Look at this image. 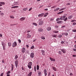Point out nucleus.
Listing matches in <instances>:
<instances>
[{
	"instance_id": "nucleus-1",
	"label": "nucleus",
	"mask_w": 76,
	"mask_h": 76,
	"mask_svg": "<svg viewBox=\"0 0 76 76\" xmlns=\"http://www.w3.org/2000/svg\"><path fill=\"white\" fill-rule=\"evenodd\" d=\"M1 44L3 47V50H6V44L4 42H1Z\"/></svg>"
},
{
	"instance_id": "nucleus-2",
	"label": "nucleus",
	"mask_w": 76,
	"mask_h": 76,
	"mask_svg": "<svg viewBox=\"0 0 76 76\" xmlns=\"http://www.w3.org/2000/svg\"><path fill=\"white\" fill-rule=\"evenodd\" d=\"M41 20V19H39V25H40V26H41V25H42L43 24H44V22H43V21L42 20Z\"/></svg>"
},
{
	"instance_id": "nucleus-3",
	"label": "nucleus",
	"mask_w": 76,
	"mask_h": 76,
	"mask_svg": "<svg viewBox=\"0 0 76 76\" xmlns=\"http://www.w3.org/2000/svg\"><path fill=\"white\" fill-rule=\"evenodd\" d=\"M30 57L32 58H34V53H31L30 54Z\"/></svg>"
},
{
	"instance_id": "nucleus-4",
	"label": "nucleus",
	"mask_w": 76,
	"mask_h": 76,
	"mask_svg": "<svg viewBox=\"0 0 76 76\" xmlns=\"http://www.w3.org/2000/svg\"><path fill=\"white\" fill-rule=\"evenodd\" d=\"M17 45V43L16 42H13L12 44V46L13 47H16Z\"/></svg>"
},
{
	"instance_id": "nucleus-5",
	"label": "nucleus",
	"mask_w": 76,
	"mask_h": 76,
	"mask_svg": "<svg viewBox=\"0 0 76 76\" xmlns=\"http://www.w3.org/2000/svg\"><path fill=\"white\" fill-rule=\"evenodd\" d=\"M15 65L16 68L18 67V61L16 60L15 61Z\"/></svg>"
},
{
	"instance_id": "nucleus-6",
	"label": "nucleus",
	"mask_w": 76,
	"mask_h": 76,
	"mask_svg": "<svg viewBox=\"0 0 76 76\" xmlns=\"http://www.w3.org/2000/svg\"><path fill=\"white\" fill-rule=\"evenodd\" d=\"M25 19V17H22L20 19V21H21V22L23 21Z\"/></svg>"
},
{
	"instance_id": "nucleus-7",
	"label": "nucleus",
	"mask_w": 76,
	"mask_h": 76,
	"mask_svg": "<svg viewBox=\"0 0 76 76\" xmlns=\"http://www.w3.org/2000/svg\"><path fill=\"white\" fill-rule=\"evenodd\" d=\"M26 51V49L25 48H23L21 50V51L22 53H24Z\"/></svg>"
},
{
	"instance_id": "nucleus-8",
	"label": "nucleus",
	"mask_w": 76,
	"mask_h": 76,
	"mask_svg": "<svg viewBox=\"0 0 76 76\" xmlns=\"http://www.w3.org/2000/svg\"><path fill=\"white\" fill-rule=\"evenodd\" d=\"M49 58L51 61H56V60L55 59L52 58L50 57Z\"/></svg>"
},
{
	"instance_id": "nucleus-9",
	"label": "nucleus",
	"mask_w": 76,
	"mask_h": 76,
	"mask_svg": "<svg viewBox=\"0 0 76 76\" xmlns=\"http://www.w3.org/2000/svg\"><path fill=\"white\" fill-rule=\"evenodd\" d=\"M61 51L63 53H65L66 52V50L64 49H61Z\"/></svg>"
},
{
	"instance_id": "nucleus-10",
	"label": "nucleus",
	"mask_w": 76,
	"mask_h": 76,
	"mask_svg": "<svg viewBox=\"0 0 76 76\" xmlns=\"http://www.w3.org/2000/svg\"><path fill=\"white\" fill-rule=\"evenodd\" d=\"M44 13H42V14H41L39 15H38V17H42V16H44Z\"/></svg>"
},
{
	"instance_id": "nucleus-11",
	"label": "nucleus",
	"mask_w": 76,
	"mask_h": 76,
	"mask_svg": "<svg viewBox=\"0 0 76 76\" xmlns=\"http://www.w3.org/2000/svg\"><path fill=\"white\" fill-rule=\"evenodd\" d=\"M65 17H66L65 16H64L63 17H61L60 18V20H64V19H65Z\"/></svg>"
},
{
	"instance_id": "nucleus-12",
	"label": "nucleus",
	"mask_w": 76,
	"mask_h": 76,
	"mask_svg": "<svg viewBox=\"0 0 76 76\" xmlns=\"http://www.w3.org/2000/svg\"><path fill=\"white\" fill-rule=\"evenodd\" d=\"M44 73L45 74V76H47V70L46 69L44 70Z\"/></svg>"
},
{
	"instance_id": "nucleus-13",
	"label": "nucleus",
	"mask_w": 76,
	"mask_h": 76,
	"mask_svg": "<svg viewBox=\"0 0 76 76\" xmlns=\"http://www.w3.org/2000/svg\"><path fill=\"white\" fill-rule=\"evenodd\" d=\"M47 29L48 31H51V28L50 27H49L47 28Z\"/></svg>"
},
{
	"instance_id": "nucleus-14",
	"label": "nucleus",
	"mask_w": 76,
	"mask_h": 76,
	"mask_svg": "<svg viewBox=\"0 0 76 76\" xmlns=\"http://www.w3.org/2000/svg\"><path fill=\"white\" fill-rule=\"evenodd\" d=\"M32 72H31L29 73L28 75V76H32Z\"/></svg>"
},
{
	"instance_id": "nucleus-15",
	"label": "nucleus",
	"mask_w": 76,
	"mask_h": 76,
	"mask_svg": "<svg viewBox=\"0 0 76 76\" xmlns=\"http://www.w3.org/2000/svg\"><path fill=\"white\" fill-rule=\"evenodd\" d=\"M18 58V55H16L15 56V58H14V59H15V60H17Z\"/></svg>"
},
{
	"instance_id": "nucleus-16",
	"label": "nucleus",
	"mask_w": 76,
	"mask_h": 76,
	"mask_svg": "<svg viewBox=\"0 0 76 76\" xmlns=\"http://www.w3.org/2000/svg\"><path fill=\"white\" fill-rule=\"evenodd\" d=\"M53 70H54L55 71H57V69H56V67L53 66Z\"/></svg>"
},
{
	"instance_id": "nucleus-17",
	"label": "nucleus",
	"mask_w": 76,
	"mask_h": 76,
	"mask_svg": "<svg viewBox=\"0 0 76 76\" xmlns=\"http://www.w3.org/2000/svg\"><path fill=\"white\" fill-rule=\"evenodd\" d=\"M53 32L54 33H58V31H57V30H53Z\"/></svg>"
},
{
	"instance_id": "nucleus-18",
	"label": "nucleus",
	"mask_w": 76,
	"mask_h": 76,
	"mask_svg": "<svg viewBox=\"0 0 76 76\" xmlns=\"http://www.w3.org/2000/svg\"><path fill=\"white\" fill-rule=\"evenodd\" d=\"M60 10V8H58L55 9L54 10V12H56V11H58V10Z\"/></svg>"
},
{
	"instance_id": "nucleus-19",
	"label": "nucleus",
	"mask_w": 76,
	"mask_h": 76,
	"mask_svg": "<svg viewBox=\"0 0 76 76\" xmlns=\"http://www.w3.org/2000/svg\"><path fill=\"white\" fill-rule=\"evenodd\" d=\"M43 31V29L41 28H40L39 29L38 31H39V32H42Z\"/></svg>"
},
{
	"instance_id": "nucleus-20",
	"label": "nucleus",
	"mask_w": 76,
	"mask_h": 76,
	"mask_svg": "<svg viewBox=\"0 0 76 76\" xmlns=\"http://www.w3.org/2000/svg\"><path fill=\"white\" fill-rule=\"evenodd\" d=\"M11 66H12V69L11 70L12 71L13 69V68L14 67V66H13V64H11Z\"/></svg>"
},
{
	"instance_id": "nucleus-21",
	"label": "nucleus",
	"mask_w": 76,
	"mask_h": 76,
	"mask_svg": "<svg viewBox=\"0 0 76 76\" xmlns=\"http://www.w3.org/2000/svg\"><path fill=\"white\" fill-rule=\"evenodd\" d=\"M32 62H30L28 63V65L29 66H32Z\"/></svg>"
},
{
	"instance_id": "nucleus-22",
	"label": "nucleus",
	"mask_w": 76,
	"mask_h": 76,
	"mask_svg": "<svg viewBox=\"0 0 76 76\" xmlns=\"http://www.w3.org/2000/svg\"><path fill=\"white\" fill-rule=\"evenodd\" d=\"M38 74L39 76H41V72H38Z\"/></svg>"
},
{
	"instance_id": "nucleus-23",
	"label": "nucleus",
	"mask_w": 76,
	"mask_h": 76,
	"mask_svg": "<svg viewBox=\"0 0 76 76\" xmlns=\"http://www.w3.org/2000/svg\"><path fill=\"white\" fill-rule=\"evenodd\" d=\"M63 23L62 21H59L57 22V23Z\"/></svg>"
},
{
	"instance_id": "nucleus-24",
	"label": "nucleus",
	"mask_w": 76,
	"mask_h": 76,
	"mask_svg": "<svg viewBox=\"0 0 76 76\" xmlns=\"http://www.w3.org/2000/svg\"><path fill=\"white\" fill-rule=\"evenodd\" d=\"M72 17H73V15H70L68 17V19H70Z\"/></svg>"
},
{
	"instance_id": "nucleus-25",
	"label": "nucleus",
	"mask_w": 76,
	"mask_h": 76,
	"mask_svg": "<svg viewBox=\"0 0 76 76\" xmlns=\"http://www.w3.org/2000/svg\"><path fill=\"white\" fill-rule=\"evenodd\" d=\"M8 44L9 47H10L12 45V44L10 42H9Z\"/></svg>"
},
{
	"instance_id": "nucleus-26",
	"label": "nucleus",
	"mask_w": 76,
	"mask_h": 76,
	"mask_svg": "<svg viewBox=\"0 0 76 76\" xmlns=\"http://www.w3.org/2000/svg\"><path fill=\"white\" fill-rule=\"evenodd\" d=\"M17 7H19L18 6H15L14 7H11V8H12V9H13V8H17Z\"/></svg>"
},
{
	"instance_id": "nucleus-27",
	"label": "nucleus",
	"mask_w": 76,
	"mask_h": 76,
	"mask_svg": "<svg viewBox=\"0 0 76 76\" xmlns=\"http://www.w3.org/2000/svg\"><path fill=\"white\" fill-rule=\"evenodd\" d=\"M48 13H46L45 14V15L44 16V17H46V16H47V15H48Z\"/></svg>"
},
{
	"instance_id": "nucleus-28",
	"label": "nucleus",
	"mask_w": 76,
	"mask_h": 76,
	"mask_svg": "<svg viewBox=\"0 0 76 76\" xmlns=\"http://www.w3.org/2000/svg\"><path fill=\"white\" fill-rule=\"evenodd\" d=\"M11 73V72H10V71H9L7 73L6 75H8V74H10Z\"/></svg>"
},
{
	"instance_id": "nucleus-29",
	"label": "nucleus",
	"mask_w": 76,
	"mask_h": 76,
	"mask_svg": "<svg viewBox=\"0 0 76 76\" xmlns=\"http://www.w3.org/2000/svg\"><path fill=\"white\" fill-rule=\"evenodd\" d=\"M39 66L38 65H37V70H39Z\"/></svg>"
},
{
	"instance_id": "nucleus-30",
	"label": "nucleus",
	"mask_w": 76,
	"mask_h": 76,
	"mask_svg": "<svg viewBox=\"0 0 76 76\" xmlns=\"http://www.w3.org/2000/svg\"><path fill=\"white\" fill-rule=\"evenodd\" d=\"M0 4H3V5L5 4L4 2H0Z\"/></svg>"
},
{
	"instance_id": "nucleus-31",
	"label": "nucleus",
	"mask_w": 76,
	"mask_h": 76,
	"mask_svg": "<svg viewBox=\"0 0 76 76\" xmlns=\"http://www.w3.org/2000/svg\"><path fill=\"white\" fill-rule=\"evenodd\" d=\"M17 25V24H10V26H14V25Z\"/></svg>"
},
{
	"instance_id": "nucleus-32",
	"label": "nucleus",
	"mask_w": 76,
	"mask_h": 76,
	"mask_svg": "<svg viewBox=\"0 0 76 76\" xmlns=\"http://www.w3.org/2000/svg\"><path fill=\"white\" fill-rule=\"evenodd\" d=\"M27 66L29 68V69H31V65H27Z\"/></svg>"
},
{
	"instance_id": "nucleus-33",
	"label": "nucleus",
	"mask_w": 76,
	"mask_h": 76,
	"mask_svg": "<svg viewBox=\"0 0 76 76\" xmlns=\"http://www.w3.org/2000/svg\"><path fill=\"white\" fill-rule=\"evenodd\" d=\"M56 7V6H53V7H52L51 8V9H54V8H55Z\"/></svg>"
},
{
	"instance_id": "nucleus-34",
	"label": "nucleus",
	"mask_w": 76,
	"mask_h": 76,
	"mask_svg": "<svg viewBox=\"0 0 76 76\" xmlns=\"http://www.w3.org/2000/svg\"><path fill=\"white\" fill-rule=\"evenodd\" d=\"M33 25H35V26H37V24L34 23H33Z\"/></svg>"
},
{
	"instance_id": "nucleus-35",
	"label": "nucleus",
	"mask_w": 76,
	"mask_h": 76,
	"mask_svg": "<svg viewBox=\"0 0 76 76\" xmlns=\"http://www.w3.org/2000/svg\"><path fill=\"white\" fill-rule=\"evenodd\" d=\"M28 10V8H24V9H23V10L24 11H26V10Z\"/></svg>"
},
{
	"instance_id": "nucleus-36",
	"label": "nucleus",
	"mask_w": 76,
	"mask_h": 76,
	"mask_svg": "<svg viewBox=\"0 0 76 76\" xmlns=\"http://www.w3.org/2000/svg\"><path fill=\"white\" fill-rule=\"evenodd\" d=\"M10 18H11L12 19H14V16H10Z\"/></svg>"
},
{
	"instance_id": "nucleus-37",
	"label": "nucleus",
	"mask_w": 76,
	"mask_h": 76,
	"mask_svg": "<svg viewBox=\"0 0 76 76\" xmlns=\"http://www.w3.org/2000/svg\"><path fill=\"white\" fill-rule=\"evenodd\" d=\"M58 37L59 38H61V37H62V35H59L58 36Z\"/></svg>"
},
{
	"instance_id": "nucleus-38",
	"label": "nucleus",
	"mask_w": 76,
	"mask_h": 76,
	"mask_svg": "<svg viewBox=\"0 0 76 76\" xmlns=\"http://www.w3.org/2000/svg\"><path fill=\"white\" fill-rule=\"evenodd\" d=\"M34 45L32 46L31 47V49H34Z\"/></svg>"
},
{
	"instance_id": "nucleus-39",
	"label": "nucleus",
	"mask_w": 76,
	"mask_h": 76,
	"mask_svg": "<svg viewBox=\"0 0 76 76\" xmlns=\"http://www.w3.org/2000/svg\"><path fill=\"white\" fill-rule=\"evenodd\" d=\"M26 52H27V54H28L29 55V54H30V53H29V50H27L26 51Z\"/></svg>"
},
{
	"instance_id": "nucleus-40",
	"label": "nucleus",
	"mask_w": 76,
	"mask_h": 76,
	"mask_svg": "<svg viewBox=\"0 0 76 76\" xmlns=\"http://www.w3.org/2000/svg\"><path fill=\"white\" fill-rule=\"evenodd\" d=\"M63 11L61 12H58V14H61V13H63Z\"/></svg>"
},
{
	"instance_id": "nucleus-41",
	"label": "nucleus",
	"mask_w": 76,
	"mask_h": 76,
	"mask_svg": "<svg viewBox=\"0 0 76 76\" xmlns=\"http://www.w3.org/2000/svg\"><path fill=\"white\" fill-rule=\"evenodd\" d=\"M4 75V73H2L0 74V76H3Z\"/></svg>"
},
{
	"instance_id": "nucleus-42",
	"label": "nucleus",
	"mask_w": 76,
	"mask_h": 76,
	"mask_svg": "<svg viewBox=\"0 0 76 76\" xmlns=\"http://www.w3.org/2000/svg\"><path fill=\"white\" fill-rule=\"evenodd\" d=\"M67 19V18H66L65 19H64V21H66Z\"/></svg>"
},
{
	"instance_id": "nucleus-43",
	"label": "nucleus",
	"mask_w": 76,
	"mask_h": 76,
	"mask_svg": "<svg viewBox=\"0 0 76 76\" xmlns=\"http://www.w3.org/2000/svg\"><path fill=\"white\" fill-rule=\"evenodd\" d=\"M64 34L65 35H66V36H67V35H68V33H64Z\"/></svg>"
},
{
	"instance_id": "nucleus-44",
	"label": "nucleus",
	"mask_w": 76,
	"mask_h": 76,
	"mask_svg": "<svg viewBox=\"0 0 76 76\" xmlns=\"http://www.w3.org/2000/svg\"><path fill=\"white\" fill-rule=\"evenodd\" d=\"M55 28H58V26L56 25L55 26Z\"/></svg>"
},
{
	"instance_id": "nucleus-45",
	"label": "nucleus",
	"mask_w": 76,
	"mask_h": 76,
	"mask_svg": "<svg viewBox=\"0 0 76 76\" xmlns=\"http://www.w3.org/2000/svg\"><path fill=\"white\" fill-rule=\"evenodd\" d=\"M53 37H54L55 38H56L57 37V35H54L53 36Z\"/></svg>"
},
{
	"instance_id": "nucleus-46",
	"label": "nucleus",
	"mask_w": 76,
	"mask_h": 76,
	"mask_svg": "<svg viewBox=\"0 0 76 76\" xmlns=\"http://www.w3.org/2000/svg\"><path fill=\"white\" fill-rule=\"evenodd\" d=\"M18 41L19 42V43H21V40L19 39L18 40Z\"/></svg>"
},
{
	"instance_id": "nucleus-47",
	"label": "nucleus",
	"mask_w": 76,
	"mask_h": 76,
	"mask_svg": "<svg viewBox=\"0 0 76 76\" xmlns=\"http://www.w3.org/2000/svg\"><path fill=\"white\" fill-rule=\"evenodd\" d=\"M41 51L42 53H45V51L44 50H41Z\"/></svg>"
},
{
	"instance_id": "nucleus-48",
	"label": "nucleus",
	"mask_w": 76,
	"mask_h": 76,
	"mask_svg": "<svg viewBox=\"0 0 76 76\" xmlns=\"http://www.w3.org/2000/svg\"><path fill=\"white\" fill-rule=\"evenodd\" d=\"M76 20H72L71 21V22H76Z\"/></svg>"
},
{
	"instance_id": "nucleus-49",
	"label": "nucleus",
	"mask_w": 76,
	"mask_h": 76,
	"mask_svg": "<svg viewBox=\"0 0 76 76\" xmlns=\"http://www.w3.org/2000/svg\"><path fill=\"white\" fill-rule=\"evenodd\" d=\"M34 71L35 72H36V67L34 66Z\"/></svg>"
},
{
	"instance_id": "nucleus-50",
	"label": "nucleus",
	"mask_w": 76,
	"mask_h": 76,
	"mask_svg": "<svg viewBox=\"0 0 76 76\" xmlns=\"http://www.w3.org/2000/svg\"><path fill=\"white\" fill-rule=\"evenodd\" d=\"M73 25H74V26H75V25H76V23H73Z\"/></svg>"
},
{
	"instance_id": "nucleus-51",
	"label": "nucleus",
	"mask_w": 76,
	"mask_h": 76,
	"mask_svg": "<svg viewBox=\"0 0 76 76\" xmlns=\"http://www.w3.org/2000/svg\"><path fill=\"white\" fill-rule=\"evenodd\" d=\"M60 20V18H57V19H56V21H58V20Z\"/></svg>"
},
{
	"instance_id": "nucleus-52",
	"label": "nucleus",
	"mask_w": 76,
	"mask_h": 76,
	"mask_svg": "<svg viewBox=\"0 0 76 76\" xmlns=\"http://www.w3.org/2000/svg\"><path fill=\"white\" fill-rule=\"evenodd\" d=\"M31 37V35H28L27 37V38H30V37Z\"/></svg>"
},
{
	"instance_id": "nucleus-53",
	"label": "nucleus",
	"mask_w": 76,
	"mask_h": 76,
	"mask_svg": "<svg viewBox=\"0 0 76 76\" xmlns=\"http://www.w3.org/2000/svg\"><path fill=\"white\" fill-rule=\"evenodd\" d=\"M72 31L74 32H76V29L73 30H72Z\"/></svg>"
},
{
	"instance_id": "nucleus-54",
	"label": "nucleus",
	"mask_w": 76,
	"mask_h": 76,
	"mask_svg": "<svg viewBox=\"0 0 76 76\" xmlns=\"http://www.w3.org/2000/svg\"><path fill=\"white\" fill-rule=\"evenodd\" d=\"M32 8H30L28 10V11H31L32 10Z\"/></svg>"
},
{
	"instance_id": "nucleus-55",
	"label": "nucleus",
	"mask_w": 76,
	"mask_h": 76,
	"mask_svg": "<svg viewBox=\"0 0 76 76\" xmlns=\"http://www.w3.org/2000/svg\"><path fill=\"white\" fill-rule=\"evenodd\" d=\"M17 3H16L15 2V3H14V5H17Z\"/></svg>"
},
{
	"instance_id": "nucleus-56",
	"label": "nucleus",
	"mask_w": 76,
	"mask_h": 76,
	"mask_svg": "<svg viewBox=\"0 0 76 76\" xmlns=\"http://www.w3.org/2000/svg\"><path fill=\"white\" fill-rule=\"evenodd\" d=\"M59 53L60 54H61V51H59Z\"/></svg>"
},
{
	"instance_id": "nucleus-57",
	"label": "nucleus",
	"mask_w": 76,
	"mask_h": 76,
	"mask_svg": "<svg viewBox=\"0 0 76 76\" xmlns=\"http://www.w3.org/2000/svg\"><path fill=\"white\" fill-rule=\"evenodd\" d=\"M64 43V42L63 41L61 42V44H63Z\"/></svg>"
},
{
	"instance_id": "nucleus-58",
	"label": "nucleus",
	"mask_w": 76,
	"mask_h": 76,
	"mask_svg": "<svg viewBox=\"0 0 76 76\" xmlns=\"http://www.w3.org/2000/svg\"><path fill=\"white\" fill-rule=\"evenodd\" d=\"M73 51H76V49H73Z\"/></svg>"
},
{
	"instance_id": "nucleus-59",
	"label": "nucleus",
	"mask_w": 76,
	"mask_h": 76,
	"mask_svg": "<svg viewBox=\"0 0 76 76\" xmlns=\"http://www.w3.org/2000/svg\"><path fill=\"white\" fill-rule=\"evenodd\" d=\"M54 20V19L52 18L50 19V21H53Z\"/></svg>"
},
{
	"instance_id": "nucleus-60",
	"label": "nucleus",
	"mask_w": 76,
	"mask_h": 76,
	"mask_svg": "<svg viewBox=\"0 0 76 76\" xmlns=\"http://www.w3.org/2000/svg\"><path fill=\"white\" fill-rule=\"evenodd\" d=\"M31 32L30 30L28 31H27V33H29V32Z\"/></svg>"
},
{
	"instance_id": "nucleus-61",
	"label": "nucleus",
	"mask_w": 76,
	"mask_h": 76,
	"mask_svg": "<svg viewBox=\"0 0 76 76\" xmlns=\"http://www.w3.org/2000/svg\"><path fill=\"white\" fill-rule=\"evenodd\" d=\"M22 70H25V69L23 67H22Z\"/></svg>"
},
{
	"instance_id": "nucleus-62",
	"label": "nucleus",
	"mask_w": 76,
	"mask_h": 76,
	"mask_svg": "<svg viewBox=\"0 0 76 76\" xmlns=\"http://www.w3.org/2000/svg\"><path fill=\"white\" fill-rule=\"evenodd\" d=\"M26 47H27V48H28V47H29V45H26Z\"/></svg>"
},
{
	"instance_id": "nucleus-63",
	"label": "nucleus",
	"mask_w": 76,
	"mask_h": 76,
	"mask_svg": "<svg viewBox=\"0 0 76 76\" xmlns=\"http://www.w3.org/2000/svg\"><path fill=\"white\" fill-rule=\"evenodd\" d=\"M2 63H4V61L3 60H2Z\"/></svg>"
},
{
	"instance_id": "nucleus-64",
	"label": "nucleus",
	"mask_w": 76,
	"mask_h": 76,
	"mask_svg": "<svg viewBox=\"0 0 76 76\" xmlns=\"http://www.w3.org/2000/svg\"><path fill=\"white\" fill-rule=\"evenodd\" d=\"M7 76H10V74H7Z\"/></svg>"
}]
</instances>
